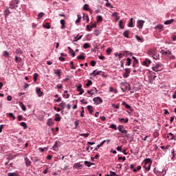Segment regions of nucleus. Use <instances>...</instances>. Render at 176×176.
Instances as JSON below:
<instances>
[{
  "label": "nucleus",
  "mask_w": 176,
  "mask_h": 176,
  "mask_svg": "<svg viewBox=\"0 0 176 176\" xmlns=\"http://www.w3.org/2000/svg\"><path fill=\"white\" fill-rule=\"evenodd\" d=\"M147 54L148 56H151L153 60H160V54L157 53V51L155 48H150L147 51Z\"/></svg>",
  "instance_id": "1"
},
{
  "label": "nucleus",
  "mask_w": 176,
  "mask_h": 176,
  "mask_svg": "<svg viewBox=\"0 0 176 176\" xmlns=\"http://www.w3.org/2000/svg\"><path fill=\"white\" fill-rule=\"evenodd\" d=\"M144 162L145 163V165H144L145 169L149 171V170H151V166H152V160L149 158H146L144 160Z\"/></svg>",
  "instance_id": "2"
},
{
  "label": "nucleus",
  "mask_w": 176,
  "mask_h": 176,
  "mask_svg": "<svg viewBox=\"0 0 176 176\" xmlns=\"http://www.w3.org/2000/svg\"><path fill=\"white\" fill-rule=\"evenodd\" d=\"M118 130L121 132L122 137H127V130L124 129V126H123V125H120L118 127Z\"/></svg>",
  "instance_id": "3"
},
{
  "label": "nucleus",
  "mask_w": 176,
  "mask_h": 176,
  "mask_svg": "<svg viewBox=\"0 0 176 176\" xmlns=\"http://www.w3.org/2000/svg\"><path fill=\"white\" fill-rule=\"evenodd\" d=\"M154 173L157 175V176H165L166 175V171L164 172V170L157 168H156L154 169Z\"/></svg>",
  "instance_id": "4"
},
{
  "label": "nucleus",
  "mask_w": 176,
  "mask_h": 176,
  "mask_svg": "<svg viewBox=\"0 0 176 176\" xmlns=\"http://www.w3.org/2000/svg\"><path fill=\"white\" fill-rule=\"evenodd\" d=\"M93 101L96 105H99V104H102V99L100 97H96L93 99Z\"/></svg>",
  "instance_id": "5"
},
{
  "label": "nucleus",
  "mask_w": 176,
  "mask_h": 176,
  "mask_svg": "<svg viewBox=\"0 0 176 176\" xmlns=\"http://www.w3.org/2000/svg\"><path fill=\"white\" fill-rule=\"evenodd\" d=\"M153 71H155V72H158V71H162V65L157 63L156 65L153 66L152 67Z\"/></svg>",
  "instance_id": "6"
},
{
  "label": "nucleus",
  "mask_w": 176,
  "mask_h": 176,
  "mask_svg": "<svg viewBox=\"0 0 176 176\" xmlns=\"http://www.w3.org/2000/svg\"><path fill=\"white\" fill-rule=\"evenodd\" d=\"M145 23V21L138 20L137 22V27L139 30H142V27H144V24Z\"/></svg>",
  "instance_id": "7"
},
{
  "label": "nucleus",
  "mask_w": 176,
  "mask_h": 176,
  "mask_svg": "<svg viewBox=\"0 0 176 176\" xmlns=\"http://www.w3.org/2000/svg\"><path fill=\"white\" fill-rule=\"evenodd\" d=\"M77 91H80L78 95L82 96L83 93H85V90H83V88H82V84H79L76 86Z\"/></svg>",
  "instance_id": "8"
},
{
  "label": "nucleus",
  "mask_w": 176,
  "mask_h": 176,
  "mask_svg": "<svg viewBox=\"0 0 176 176\" xmlns=\"http://www.w3.org/2000/svg\"><path fill=\"white\" fill-rule=\"evenodd\" d=\"M124 71L125 72L123 74V77L126 79L130 76V72H131V70L130 69V68H126L124 69Z\"/></svg>",
  "instance_id": "9"
},
{
  "label": "nucleus",
  "mask_w": 176,
  "mask_h": 176,
  "mask_svg": "<svg viewBox=\"0 0 176 176\" xmlns=\"http://www.w3.org/2000/svg\"><path fill=\"white\" fill-rule=\"evenodd\" d=\"M134 24H135V21L134 20V19L131 18L128 23V27L133 28H134Z\"/></svg>",
  "instance_id": "10"
},
{
  "label": "nucleus",
  "mask_w": 176,
  "mask_h": 176,
  "mask_svg": "<svg viewBox=\"0 0 176 176\" xmlns=\"http://www.w3.org/2000/svg\"><path fill=\"white\" fill-rule=\"evenodd\" d=\"M151 63H152V61L149 58H146L143 61V65H146V67H149V64H151Z\"/></svg>",
  "instance_id": "11"
},
{
  "label": "nucleus",
  "mask_w": 176,
  "mask_h": 176,
  "mask_svg": "<svg viewBox=\"0 0 176 176\" xmlns=\"http://www.w3.org/2000/svg\"><path fill=\"white\" fill-rule=\"evenodd\" d=\"M160 53L163 54V56H170L171 54V51L168 50V51H164V50H161Z\"/></svg>",
  "instance_id": "12"
},
{
  "label": "nucleus",
  "mask_w": 176,
  "mask_h": 176,
  "mask_svg": "<svg viewBox=\"0 0 176 176\" xmlns=\"http://www.w3.org/2000/svg\"><path fill=\"white\" fill-rule=\"evenodd\" d=\"M88 111H89V113H90V115H93V112H94V108H93V106L91 105H88L87 107Z\"/></svg>",
  "instance_id": "13"
},
{
  "label": "nucleus",
  "mask_w": 176,
  "mask_h": 176,
  "mask_svg": "<svg viewBox=\"0 0 176 176\" xmlns=\"http://www.w3.org/2000/svg\"><path fill=\"white\" fill-rule=\"evenodd\" d=\"M54 73L55 74V75H57L58 76V78H60L61 69H54Z\"/></svg>",
  "instance_id": "14"
},
{
  "label": "nucleus",
  "mask_w": 176,
  "mask_h": 176,
  "mask_svg": "<svg viewBox=\"0 0 176 176\" xmlns=\"http://www.w3.org/2000/svg\"><path fill=\"white\" fill-rule=\"evenodd\" d=\"M67 49L69 50V53L72 54V57H75L76 54H75V52H74L73 49L71 48V47H67Z\"/></svg>",
  "instance_id": "15"
},
{
  "label": "nucleus",
  "mask_w": 176,
  "mask_h": 176,
  "mask_svg": "<svg viewBox=\"0 0 176 176\" xmlns=\"http://www.w3.org/2000/svg\"><path fill=\"white\" fill-rule=\"evenodd\" d=\"M102 72V71L94 70V71L91 74V75H94V76H97V75H100Z\"/></svg>",
  "instance_id": "16"
},
{
  "label": "nucleus",
  "mask_w": 176,
  "mask_h": 176,
  "mask_svg": "<svg viewBox=\"0 0 176 176\" xmlns=\"http://www.w3.org/2000/svg\"><path fill=\"white\" fill-rule=\"evenodd\" d=\"M96 27H97V24H96V23L92 24L91 26L87 25V30H89V31H91V28H96Z\"/></svg>",
  "instance_id": "17"
},
{
  "label": "nucleus",
  "mask_w": 176,
  "mask_h": 176,
  "mask_svg": "<svg viewBox=\"0 0 176 176\" xmlns=\"http://www.w3.org/2000/svg\"><path fill=\"white\" fill-rule=\"evenodd\" d=\"M36 91L38 97H42V96H43V93L41 91V88L36 89Z\"/></svg>",
  "instance_id": "18"
},
{
  "label": "nucleus",
  "mask_w": 176,
  "mask_h": 176,
  "mask_svg": "<svg viewBox=\"0 0 176 176\" xmlns=\"http://www.w3.org/2000/svg\"><path fill=\"white\" fill-rule=\"evenodd\" d=\"M113 17H115L116 21H118L119 19H120V16L118 15V12H114L112 14Z\"/></svg>",
  "instance_id": "19"
},
{
  "label": "nucleus",
  "mask_w": 176,
  "mask_h": 176,
  "mask_svg": "<svg viewBox=\"0 0 176 176\" xmlns=\"http://www.w3.org/2000/svg\"><path fill=\"white\" fill-rule=\"evenodd\" d=\"M106 140L102 141L100 144H98L96 148L94 149V151H98V149H100V148H101V146H102V145H104V142Z\"/></svg>",
  "instance_id": "20"
},
{
  "label": "nucleus",
  "mask_w": 176,
  "mask_h": 176,
  "mask_svg": "<svg viewBox=\"0 0 176 176\" xmlns=\"http://www.w3.org/2000/svg\"><path fill=\"white\" fill-rule=\"evenodd\" d=\"M60 24H61L60 28L62 30H64V28H65V21L64 19H61Z\"/></svg>",
  "instance_id": "21"
},
{
  "label": "nucleus",
  "mask_w": 176,
  "mask_h": 176,
  "mask_svg": "<svg viewBox=\"0 0 176 176\" xmlns=\"http://www.w3.org/2000/svg\"><path fill=\"white\" fill-rule=\"evenodd\" d=\"M85 164L86 165L87 167H91V166L94 165V163H91L88 161H85L84 162Z\"/></svg>",
  "instance_id": "22"
},
{
  "label": "nucleus",
  "mask_w": 176,
  "mask_h": 176,
  "mask_svg": "<svg viewBox=\"0 0 176 176\" xmlns=\"http://www.w3.org/2000/svg\"><path fill=\"white\" fill-rule=\"evenodd\" d=\"M54 124V121H53V119L52 118L48 119L47 125L53 126Z\"/></svg>",
  "instance_id": "23"
},
{
  "label": "nucleus",
  "mask_w": 176,
  "mask_h": 176,
  "mask_svg": "<svg viewBox=\"0 0 176 176\" xmlns=\"http://www.w3.org/2000/svg\"><path fill=\"white\" fill-rule=\"evenodd\" d=\"M119 122H121V123H127L129 122V118H118Z\"/></svg>",
  "instance_id": "24"
},
{
  "label": "nucleus",
  "mask_w": 176,
  "mask_h": 176,
  "mask_svg": "<svg viewBox=\"0 0 176 176\" xmlns=\"http://www.w3.org/2000/svg\"><path fill=\"white\" fill-rule=\"evenodd\" d=\"M114 56H116V57H118L119 60H121L122 57H123V54L122 53L118 54V52H116L114 54Z\"/></svg>",
  "instance_id": "25"
},
{
  "label": "nucleus",
  "mask_w": 176,
  "mask_h": 176,
  "mask_svg": "<svg viewBox=\"0 0 176 176\" xmlns=\"http://www.w3.org/2000/svg\"><path fill=\"white\" fill-rule=\"evenodd\" d=\"M122 105H124L125 108H126V109H131V106H130L129 104H127V103H126V102L123 101L122 102Z\"/></svg>",
  "instance_id": "26"
},
{
  "label": "nucleus",
  "mask_w": 176,
  "mask_h": 176,
  "mask_svg": "<svg viewBox=\"0 0 176 176\" xmlns=\"http://www.w3.org/2000/svg\"><path fill=\"white\" fill-rule=\"evenodd\" d=\"M61 120V117L60 116V114L56 113V118H55V122H60Z\"/></svg>",
  "instance_id": "27"
},
{
  "label": "nucleus",
  "mask_w": 176,
  "mask_h": 176,
  "mask_svg": "<svg viewBox=\"0 0 176 176\" xmlns=\"http://www.w3.org/2000/svg\"><path fill=\"white\" fill-rule=\"evenodd\" d=\"M123 54V56H125L126 57H127L129 55L133 56V53L130 52L129 51H124V54Z\"/></svg>",
  "instance_id": "28"
},
{
  "label": "nucleus",
  "mask_w": 176,
  "mask_h": 176,
  "mask_svg": "<svg viewBox=\"0 0 176 176\" xmlns=\"http://www.w3.org/2000/svg\"><path fill=\"white\" fill-rule=\"evenodd\" d=\"M74 168H82V164L79 163H75L73 166Z\"/></svg>",
  "instance_id": "29"
},
{
  "label": "nucleus",
  "mask_w": 176,
  "mask_h": 176,
  "mask_svg": "<svg viewBox=\"0 0 176 176\" xmlns=\"http://www.w3.org/2000/svg\"><path fill=\"white\" fill-rule=\"evenodd\" d=\"M82 35L79 36V34H78L76 36L74 37V42H78V41H80L82 39Z\"/></svg>",
  "instance_id": "30"
},
{
  "label": "nucleus",
  "mask_w": 176,
  "mask_h": 176,
  "mask_svg": "<svg viewBox=\"0 0 176 176\" xmlns=\"http://www.w3.org/2000/svg\"><path fill=\"white\" fill-rule=\"evenodd\" d=\"M109 90L110 93H115V94H116V93H118V91L116 89H114L113 87H109Z\"/></svg>",
  "instance_id": "31"
},
{
  "label": "nucleus",
  "mask_w": 176,
  "mask_h": 176,
  "mask_svg": "<svg viewBox=\"0 0 176 176\" xmlns=\"http://www.w3.org/2000/svg\"><path fill=\"white\" fill-rule=\"evenodd\" d=\"M126 65L128 67H130V65H131V58H126Z\"/></svg>",
  "instance_id": "32"
},
{
  "label": "nucleus",
  "mask_w": 176,
  "mask_h": 176,
  "mask_svg": "<svg viewBox=\"0 0 176 176\" xmlns=\"http://www.w3.org/2000/svg\"><path fill=\"white\" fill-rule=\"evenodd\" d=\"M19 105L21 107L22 110L27 111V108L25 107V105H24V104L22 102H19Z\"/></svg>",
  "instance_id": "33"
},
{
  "label": "nucleus",
  "mask_w": 176,
  "mask_h": 176,
  "mask_svg": "<svg viewBox=\"0 0 176 176\" xmlns=\"http://www.w3.org/2000/svg\"><path fill=\"white\" fill-rule=\"evenodd\" d=\"M25 164L27 166H31V162L30 161V160L28 157L25 158Z\"/></svg>",
  "instance_id": "34"
},
{
  "label": "nucleus",
  "mask_w": 176,
  "mask_h": 176,
  "mask_svg": "<svg viewBox=\"0 0 176 176\" xmlns=\"http://www.w3.org/2000/svg\"><path fill=\"white\" fill-rule=\"evenodd\" d=\"M129 34H130V31L129 30H126L123 32V36L125 37V38H129Z\"/></svg>",
  "instance_id": "35"
},
{
  "label": "nucleus",
  "mask_w": 176,
  "mask_h": 176,
  "mask_svg": "<svg viewBox=\"0 0 176 176\" xmlns=\"http://www.w3.org/2000/svg\"><path fill=\"white\" fill-rule=\"evenodd\" d=\"M173 22H174V19H170V20L166 21L164 22V24L166 25H168V24H172V23H173Z\"/></svg>",
  "instance_id": "36"
},
{
  "label": "nucleus",
  "mask_w": 176,
  "mask_h": 176,
  "mask_svg": "<svg viewBox=\"0 0 176 176\" xmlns=\"http://www.w3.org/2000/svg\"><path fill=\"white\" fill-rule=\"evenodd\" d=\"M91 92L93 93V96H94V94H97V93H98V91L97 90V88L94 87L91 89Z\"/></svg>",
  "instance_id": "37"
},
{
  "label": "nucleus",
  "mask_w": 176,
  "mask_h": 176,
  "mask_svg": "<svg viewBox=\"0 0 176 176\" xmlns=\"http://www.w3.org/2000/svg\"><path fill=\"white\" fill-rule=\"evenodd\" d=\"M78 19L76 21V24L80 23V20H82V16L80 14L77 15Z\"/></svg>",
  "instance_id": "38"
},
{
  "label": "nucleus",
  "mask_w": 176,
  "mask_h": 176,
  "mask_svg": "<svg viewBox=\"0 0 176 176\" xmlns=\"http://www.w3.org/2000/svg\"><path fill=\"white\" fill-rule=\"evenodd\" d=\"M168 138L170 140H174V134H173L172 133H169L168 135Z\"/></svg>",
  "instance_id": "39"
},
{
  "label": "nucleus",
  "mask_w": 176,
  "mask_h": 176,
  "mask_svg": "<svg viewBox=\"0 0 176 176\" xmlns=\"http://www.w3.org/2000/svg\"><path fill=\"white\" fill-rule=\"evenodd\" d=\"M132 58L133 60H134L133 67H135V65H137V63H138V60H137V58H135V56H133Z\"/></svg>",
  "instance_id": "40"
},
{
  "label": "nucleus",
  "mask_w": 176,
  "mask_h": 176,
  "mask_svg": "<svg viewBox=\"0 0 176 176\" xmlns=\"http://www.w3.org/2000/svg\"><path fill=\"white\" fill-rule=\"evenodd\" d=\"M20 125L23 127V129L25 130L28 126H27V124L24 122H21Z\"/></svg>",
  "instance_id": "41"
},
{
  "label": "nucleus",
  "mask_w": 176,
  "mask_h": 176,
  "mask_svg": "<svg viewBox=\"0 0 176 176\" xmlns=\"http://www.w3.org/2000/svg\"><path fill=\"white\" fill-rule=\"evenodd\" d=\"M38 76H39V75L37 73H35L33 76V79L34 80V82H36V80H38Z\"/></svg>",
  "instance_id": "42"
},
{
  "label": "nucleus",
  "mask_w": 176,
  "mask_h": 176,
  "mask_svg": "<svg viewBox=\"0 0 176 176\" xmlns=\"http://www.w3.org/2000/svg\"><path fill=\"white\" fill-rule=\"evenodd\" d=\"M15 62L16 63H21V58L15 56Z\"/></svg>",
  "instance_id": "43"
},
{
  "label": "nucleus",
  "mask_w": 176,
  "mask_h": 176,
  "mask_svg": "<svg viewBox=\"0 0 176 176\" xmlns=\"http://www.w3.org/2000/svg\"><path fill=\"white\" fill-rule=\"evenodd\" d=\"M82 19H83V20H86L87 23H89V21H90V19H89V16H87V15L85 16V14H84Z\"/></svg>",
  "instance_id": "44"
},
{
  "label": "nucleus",
  "mask_w": 176,
  "mask_h": 176,
  "mask_svg": "<svg viewBox=\"0 0 176 176\" xmlns=\"http://www.w3.org/2000/svg\"><path fill=\"white\" fill-rule=\"evenodd\" d=\"M91 85H93V81H91V80H89L86 83L87 87H89V86H91Z\"/></svg>",
  "instance_id": "45"
},
{
  "label": "nucleus",
  "mask_w": 176,
  "mask_h": 176,
  "mask_svg": "<svg viewBox=\"0 0 176 176\" xmlns=\"http://www.w3.org/2000/svg\"><path fill=\"white\" fill-rule=\"evenodd\" d=\"M119 26L121 28V30H123V28H124V27L123 26V21L120 20L119 21Z\"/></svg>",
  "instance_id": "46"
},
{
  "label": "nucleus",
  "mask_w": 176,
  "mask_h": 176,
  "mask_svg": "<svg viewBox=\"0 0 176 176\" xmlns=\"http://www.w3.org/2000/svg\"><path fill=\"white\" fill-rule=\"evenodd\" d=\"M59 107H60V108H62V109H64L65 108V102H62L61 103L59 104Z\"/></svg>",
  "instance_id": "47"
},
{
  "label": "nucleus",
  "mask_w": 176,
  "mask_h": 176,
  "mask_svg": "<svg viewBox=\"0 0 176 176\" xmlns=\"http://www.w3.org/2000/svg\"><path fill=\"white\" fill-rule=\"evenodd\" d=\"M80 137H85V138H87L89 135H90V133H81L80 134Z\"/></svg>",
  "instance_id": "48"
},
{
  "label": "nucleus",
  "mask_w": 176,
  "mask_h": 176,
  "mask_svg": "<svg viewBox=\"0 0 176 176\" xmlns=\"http://www.w3.org/2000/svg\"><path fill=\"white\" fill-rule=\"evenodd\" d=\"M110 129H113V130H118V128L116 127V124H112L109 126Z\"/></svg>",
  "instance_id": "49"
},
{
  "label": "nucleus",
  "mask_w": 176,
  "mask_h": 176,
  "mask_svg": "<svg viewBox=\"0 0 176 176\" xmlns=\"http://www.w3.org/2000/svg\"><path fill=\"white\" fill-rule=\"evenodd\" d=\"M168 57L170 58V60H175V56L173 55V54L170 52V55H168Z\"/></svg>",
  "instance_id": "50"
},
{
  "label": "nucleus",
  "mask_w": 176,
  "mask_h": 176,
  "mask_svg": "<svg viewBox=\"0 0 176 176\" xmlns=\"http://www.w3.org/2000/svg\"><path fill=\"white\" fill-rule=\"evenodd\" d=\"M8 176H19V174H17L16 173H8Z\"/></svg>",
  "instance_id": "51"
},
{
  "label": "nucleus",
  "mask_w": 176,
  "mask_h": 176,
  "mask_svg": "<svg viewBox=\"0 0 176 176\" xmlns=\"http://www.w3.org/2000/svg\"><path fill=\"white\" fill-rule=\"evenodd\" d=\"M79 120H77L74 122V125H75V129H77L78 126H79Z\"/></svg>",
  "instance_id": "52"
},
{
  "label": "nucleus",
  "mask_w": 176,
  "mask_h": 176,
  "mask_svg": "<svg viewBox=\"0 0 176 176\" xmlns=\"http://www.w3.org/2000/svg\"><path fill=\"white\" fill-rule=\"evenodd\" d=\"M135 38H136L137 41H138L139 42H142V43L144 42V41L142 40V38H141V37H140V36L136 35Z\"/></svg>",
  "instance_id": "53"
},
{
  "label": "nucleus",
  "mask_w": 176,
  "mask_h": 176,
  "mask_svg": "<svg viewBox=\"0 0 176 176\" xmlns=\"http://www.w3.org/2000/svg\"><path fill=\"white\" fill-rule=\"evenodd\" d=\"M44 28H47L49 30L50 28V23H46L45 25H43Z\"/></svg>",
  "instance_id": "54"
},
{
  "label": "nucleus",
  "mask_w": 176,
  "mask_h": 176,
  "mask_svg": "<svg viewBox=\"0 0 176 176\" xmlns=\"http://www.w3.org/2000/svg\"><path fill=\"white\" fill-rule=\"evenodd\" d=\"M102 21V16L101 15H98L97 16V21L98 23H100V21Z\"/></svg>",
  "instance_id": "55"
},
{
  "label": "nucleus",
  "mask_w": 176,
  "mask_h": 176,
  "mask_svg": "<svg viewBox=\"0 0 176 176\" xmlns=\"http://www.w3.org/2000/svg\"><path fill=\"white\" fill-rule=\"evenodd\" d=\"M83 47L84 49H88V47H90V44L87 43H85L84 45H83Z\"/></svg>",
  "instance_id": "56"
},
{
  "label": "nucleus",
  "mask_w": 176,
  "mask_h": 176,
  "mask_svg": "<svg viewBox=\"0 0 176 176\" xmlns=\"http://www.w3.org/2000/svg\"><path fill=\"white\" fill-rule=\"evenodd\" d=\"M45 16V13L43 12H40L38 14V19H42V17Z\"/></svg>",
  "instance_id": "57"
},
{
  "label": "nucleus",
  "mask_w": 176,
  "mask_h": 176,
  "mask_svg": "<svg viewBox=\"0 0 176 176\" xmlns=\"http://www.w3.org/2000/svg\"><path fill=\"white\" fill-rule=\"evenodd\" d=\"M69 64L71 66V69H76V68L74 66V62L73 61H70Z\"/></svg>",
  "instance_id": "58"
},
{
  "label": "nucleus",
  "mask_w": 176,
  "mask_h": 176,
  "mask_svg": "<svg viewBox=\"0 0 176 176\" xmlns=\"http://www.w3.org/2000/svg\"><path fill=\"white\" fill-rule=\"evenodd\" d=\"M109 175V176H115V175H116V173H115V172H113V171H112V170H110Z\"/></svg>",
  "instance_id": "59"
},
{
  "label": "nucleus",
  "mask_w": 176,
  "mask_h": 176,
  "mask_svg": "<svg viewBox=\"0 0 176 176\" xmlns=\"http://www.w3.org/2000/svg\"><path fill=\"white\" fill-rule=\"evenodd\" d=\"M3 56L4 57H9V52H8V51H4Z\"/></svg>",
  "instance_id": "60"
},
{
  "label": "nucleus",
  "mask_w": 176,
  "mask_h": 176,
  "mask_svg": "<svg viewBox=\"0 0 176 176\" xmlns=\"http://www.w3.org/2000/svg\"><path fill=\"white\" fill-rule=\"evenodd\" d=\"M84 10H89V5L88 4H85L83 6Z\"/></svg>",
  "instance_id": "61"
},
{
  "label": "nucleus",
  "mask_w": 176,
  "mask_h": 176,
  "mask_svg": "<svg viewBox=\"0 0 176 176\" xmlns=\"http://www.w3.org/2000/svg\"><path fill=\"white\" fill-rule=\"evenodd\" d=\"M85 57L82 56V55H80L77 57V59L78 60H85Z\"/></svg>",
  "instance_id": "62"
},
{
  "label": "nucleus",
  "mask_w": 176,
  "mask_h": 176,
  "mask_svg": "<svg viewBox=\"0 0 176 176\" xmlns=\"http://www.w3.org/2000/svg\"><path fill=\"white\" fill-rule=\"evenodd\" d=\"M91 67H96V61L95 60H91V63H90Z\"/></svg>",
  "instance_id": "63"
},
{
  "label": "nucleus",
  "mask_w": 176,
  "mask_h": 176,
  "mask_svg": "<svg viewBox=\"0 0 176 176\" xmlns=\"http://www.w3.org/2000/svg\"><path fill=\"white\" fill-rule=\"evenodd\" d=\"M106 52L107 53V54H111V53H112V50L111 48H108L106 51Z\"/></svg>",
  "instance_id": "64"
}]
</instances>
